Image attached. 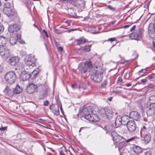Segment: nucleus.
Instances as JSON below:
<instances>
[{"label":"nucleus","mask_w":155,"mask_h":155,"mask_svg":"<svg viewBox=\"0 0 155 155\" xmlns=\"http://www.w3.org/2000/svg\"><path fill=\"white\" fill-rule=\"evenodd\" d=\"M88 71L91 75V79L97 83L100 82L102 79L103 71L100 67H98L91 61H88Z\"/></svg>","instance_id":"f257e3e1"},{"label":"nucleus","mask_w":155,"mask_h":155,"mask_svg":"<svg viewBox=\"0 0 155 155\" xmlns=\"http://www.w3.org/2000/svg\"><path fill=\"white\" fill-rule=\"evenodd\" d=\"M39 71L38 68L37 70H34L31 74L28 73L23 72L21 75V78L23 81L28 80L30 77H32V76L33 78H35L38 75Z\"/></svg>","instance_id":"f03ea898"},{"label":"nucleus","mask_w":155,"mask_h":155,"mask_svg":"<svg viewBox=\"0 0 155 155\" xmlns=\"http://www.w3.org/2000/svg\"><path fill=\"white\" fill-rule=\"evenodd\" d=\"M16 78V76L13 71H10L6 73L5 75L6 81L10 84H13Z\"/></svg>","instance_id":"7ed1b4c3"},{"label":"nucleus","mask_w":155,"mask_h":155,"mask_svg":"<svg viewBox=\"0 0 155 155\" xmlns=\"http://www.w3.org/2000/svg\"><path fill=\"white\" fill-rule=\"evenodd\" d=\"M143 31V29L139 28L136 29L135 32L131 33L129 35V38L132 39L138 40L141 38Z\"/></svg>","instance_id":"20e7f679"},{"label":"nucleus","mask_w":155,"mask_h":155,"mask_svg":"<svg viewBox=\"0 0 155 155\" xmlns=\"http://www.w3.org/2000/svg\"><path fill=\"white\" fill-rule=\"evenodd\" d=\"M25 62L27 65L33 67L36 65V61L34 56L28 55L25 58Z\"/></svg>","instance_id":"39448f33"},{"label":"nucleus","mask_w":155,"mask_h":155,"mask_svg":"<svg viewBox=\"0 0 155 155\" xmlns=\"http://www.w3.org/2000/svg\"><path fill=\"white\" fill-rule=\"evenodd\" d=\"M93 113L92 107H88V120L91 122L97 121L99 120L98 116L95 114H92Z\"/></svg>","instance_id":"423d86ee"},{"label":"nucleus","mask_w":155,"mask_h":155,"mask_svg":"<svg viewBox=\"0 0 155 155\" xmlns=\"http://www.w3.org/2000/svg\"><path fill=\"white\" fill-rule=\"evenodd\" d=\"M126 125L127 129L129 132L131 133H133L136 129L137 126L134 120L128 121L127 119Z\"/></svg>","instance_id":"0eeeda50"},{"label":"nucleus","mask_w":155,"mask_h":155,"mask_svg":"<svg viewBox=\"0 0 155 155\" xmlns=\"http://www.w3.org/2000/svg\"><path fill=\"white\" fill-rule=\"evenodd\" d=\"M49 89L48 88H44L39 92L38 97L39 100H43L48 96L49 92Z\"/></svg>","instance_id":"6e6552de"},{"label":"nucleus","mask_w":155,"mask_h":155,"mask_svg":"<svg viewBox=\"0 0 155 155\" xmlns=\"http://www.w3.org/2000/svg\"><path fill=\"white\" fill-rule=\"evenodd\" d=\"M150 36L153 40L155 39V22L154 24H150L148 28Z\"/></svg>","instance_id":"1a4fd4ad"},{"label":"nucleus","mask_w":155,"mask_h":155,"mask_svg":"<svg viewBox=\"0 0 155 155\" xmlns=\"http://www.w3.org/2000/svg\"><path fill=\"white\" fill-rule=\"evenodd\" d=\"M38 86L36 84L32 83H29L26 88V92L29 94L33 93L37 89Z\"/></svg>","instance_id":"9d476101"},{"label":"nucleus","mask_w":155,"mask_h":155,"mask_svg":"<svg viewBox=\"0 0 155 155\" xmlns=\"http://www.w3.org/2000/svg\"><path fill=\"white\" fill-rule=\"evenodd\" d=\"M127 116H124L122 117L120 116H117L114 122V123L112 124V125L114 128H117L122 123V120H123V119H125L127 118Z\"/></svg>","instance_id":"9b49d317"},{"label":"nucleus","mask_w":155,"mask_h":155,"mask_svg":"<svg viewBox=\"0 0 155 155\" xmlns=\"http://www.w3.org/2000/svg\"><path fill=\"white\" fill-rule=\"evenodd\" d=\"M0 55L7 57L10 55L9 49L6 47L2 46L0 48Z\"/></svg>","instance_id":"f8f14e48"},{"label":"nucleus","mask_w":155,"mask_h":155,"mask_svg":"<svg viewBox=\"0 0 155 155\" xmlns=\"http://www.w3.org/2000/svg\"><path fill=\"white\" fill-rule=\"evenodd\" d=\"M3 92L5 96L11 97L14 94V89L7 87Z\"/></svg>","instance_id":"ddd939ff"},{"label":"nucleus","mask_w":155,"mask_h":155,"mask_svg":"<svg viewBox=\"0 0 155 155\" xmlns=\"http://www.w3.org/2000/svg\"><path fill=\"white\" fill-rule=\"evenodd\" d=\"M87 61L85 63H82L80 64L78 68L79 71L82 74H84L86 72L87 70Z\"/></svg>","instance_id":"4468645a"},{"label":"nucleus","mask_w":155,"mask_h":155,"mask_svg":"<svg viewBox=\"0 0 155 155\" xmlns=\"http://www.w3.org/2000/svg\"><path fill=\"white\" fill-rule=\"evenodd\" d=\"M19 58L17 56L13 57L9 59L8 62L11 65L14 66L19 62Z\"/></svg>","instance_id":"2eb2a0df"},{"label":"nucleus","mask_w":155,"mask_h":155,"mask_svg":"<svg viewBox=\"0 0 155 155\" xmlns=\"http://www.w3.org/2000/svg\"><path fill=\"white\" fill-rule=\"evenodd\" d=\"M3 12L7 16L10 17H12L16 14V12L15 11L14 9L11 8L5 10V11H3Z\"/></svg>","instance_id":"dca6fc26"},{"label":"nucleus","mask_w":155,"mask_h":155,"mask_svg":"<svg viewBox=\"0 0 155 155\" xmlns=\"http://www.w3.org/2000/svg\"><path fill=\"white\" fill-rule=\"evenodd\" d=\"M20 27L16 24H11L9 26L8 31L11 33L15 31H17L19 30Z\"/></svg>","instance_id":"f3484780"},{"label":"nucleus","mask_w":155,"mask_h":155,"mask_svg":"<svg viewBox=\"0 0 155 155\" xmlns=\"http://www.w3.org/2000/svg\"><path fill=\"white\" fill-rule=\"evenodd\" d=\"M104 110L105 111V114L107 118L109 119H111L114 116V113L111 110L107 108L104 109Z\"/></svg>","instance_id":"a211bd4d"},{"label":"nucleus","mask_w":155,"mask_h":155,"mask_svg":"<svg viewBox=\"0 0 155 155\" xmlns=\"http://www.w3.org/2000/svg\"><path fill=\"white\" fill-rule=\"evenodd\" d=\"M130 117L132 118L134 120H137L140 117V116L139 114L136 111H132L130 114Z\"/></svg>","instance_id":"6ab92c4d"},{"label":"nucleus","mask_w":155,"mask_h":155,"mask_svg":"<svg viewBox=\"0 0 155 155\" xmlns=\"http://www.w3.org/2000/svg\"><path fill=\"white\" fill-rule=\"evenodd\" d=\"M58 106L57 108L54 104H51L50 106V109L51 110L54 114L56 116H58L59 114V111L58 110Z\"/></svg>","instance_id":"aec40b11"},{"label":"nucleus","mask_w":155,"mask_h":155,"mask_svg":"<svg viewBox=\"0 0 155 155\" xmlns=\"http://www.w3.org/2000/svg\"><path fill=\"white\" fill-rule=\"evenodd\" d=\"M75 7H77L79 9L82 10L85 7V4L84 2L80 0H78V2L75 4Z\"/></svg>","instance_id":"412c9836"},{"label":"nucleus","mask_w":155,"mask_h":155,"mask_svg":"<svg viewBox=\"0 0 155 155\" xmlns=\"http://www.w3.org/2000/svg\"><path fill=\"white\" fill-rule=\"evenodd\" d=\"M150 130V128L148 127H147L145 126H143L141 127L140 131V136H143L144 135L149 134L148 133Z\"/></svg>","instance_id":"4be33fe9"},{"label":"nucleus","mask_w":155,"mask_h":155,"mask_svg":"<svg viewBox=\"0 0 155 155\" xmlns=\"http://www.w3.org/2000/svg\"><path fill=\"white\" fill-rule=\"evenodd\" d=\"M114 127L113 126L110 124L104 126V127H103V129L106 131L107 133H108V132L111 133L114 130Z\"/></svg>","instance_id":"5701e85b"},{"label":"nucleus","mask_w":155,"mask_h":155,"mask_svg":"<svg viewBox=\"0 0 155 155\" xmlns=\"http://www.w3.org/2000/svg\"><path fill=\"white\" fill-rule=\"evenodd\" d=\"M110 133L111 136L113 140L116 142H118V137H120V135H118L114 131V130L112 131Z\"/></svg>","instance_id":"b1692460"},{"label":"nucleus","mask_w":155,"mask_h":155,"mask_svg":"<svg viewBox=\"0 0 155 155\" xmlns=\"http://www.w3.org/2000/svg\"><path fill=\"white\" fill-rule=\"evenodd\" d=\"M141 137L143 138V140L145 143H148L150 140L151 136L150 134L141 136Z\"/></svg>","instance_id":"393cba45"},{"label":"nucleus","mask_w":155,"mask_h":155,"mask_svg":"<svg viewBox=\"0 0 155 155\" xmlns=\"http://www.w3.org/2000/svg\"><path fill=\"white\" fill-rule=\"evenodd\" d=\"M68 13L69 15L72 17L75 16L76 14L75 13V11L74 9L70 8L68 10Z\"/></svg>","instance_id":"a878e982"},{"label":"nucleus","mask_w":155,"mask_h":155,"mask_svg":"<svg viewBox=\"0 0 155 155\" xmlns=\"http://www.w3.org/2000/svg\"><path fill=\"white\" fill-rule=\"evenodd\" d=\"M78 45H80L81 44H83L86 42V39L83 37H82L79 39L76 40Z\"/></svg>","instance_id":"bb28decb"},{"label":"nucleus","mask_w":155,"mask_h":155,"mask_svg":"<svg viewBox=\"0 0 155 155\" xmlns=\"http://www.w3.org/2000/svg\"><path fill=\"white\" fill-rule=\"evenodd\" d=\"M134 150L135 154H138L140 153L142 150V148L140 147L135 146L134 148Z\"/></svg>","instance_id":"cd10ccee"},{"label":"nucleus","mask_w":155,"mask_h":155,"mask_svg":"<svg viewBox=\"0 0 155 155\" xmlns=\"http://www.w3.org/2000/svg\"><path fill=\"white\" fill-rule=\"evenodd\" d=\"M7 41L6 38L0 36V46H3L6 44Z\"/></svg>","instance_id":"c85d7f7f"},{"label":"nucleus","mask_w":155,"mask_h":155,"mask_svg":"<svg viewBox=\"0 0 155 155\" xmlns=\"http://www.w3.org/2000/svg\"><path fill=\"white\" fill-rule=\"evenodd\" d=\"M22 91V88L18 85L16 87L15 89H14V94H18L21 92Z\"/></svg>","instance_id":"c756f323"},{"label":"nucleus","mask_w":155,"mask_h":155,"mask_svg":"<svg viewBox=\"0 0 155 155\" xmlns=\"http://www.w3.org/2000/svg\"><path fill=\"white\" fill-rule=\"evenodd\" d=\"M146 105H148L149 106V107H150V109H155V102H149L147 103V104H145V106Z\"/></svg>","instance_id":"7c9ffc66"},{"label":"nucleus","mask_w":155,"mask_h":155,"mask_svg":"<svg viewBox=\"0 0 155 155\" xmlns=\"http://www.w3.org/2000/svg\"><path fill=\"white\" fill-rule=\"evenodd\" d=\"M11 5L8 2H6L4 5V7L3 8V11L7 10L8 9L11 8Z\"/></svg>","instance_id":"2f4dec72"},{"label":"nucleus","mask_w":155,"mask_h":155,"mask_svg":"<svg viewBox=\"0 0 155 155\" xmlns=\"http://www.w3.org/2000/svg\"><path fill=\"white\" fill-rule=\"evenodd\" d=\"M17 40L16 38L13 37H11L10 38L9 41L11 44L12 45H14L16 44L17 42Z\"/></svg>","instance_id":"473e14b6"},{"label":"nucleus","mask_w":155,"mask_h":155,"mask_svg":"<svg viewBox=\"0 0 155 155\" xmlns=\"http://www.w3.org/2000/svg\"><path fill=\"white\" fill-rule=\"evenodd\" d=\"M87 46H85L84 47H82L78 50V53H80L81 52H87Z\"/></svg>","instance_id":"72a5a7b5"},{"label":"nucleus","mask_w":155,"mask_h":155,"mask_svg":"<svg viewBox=\"0 0 155 155\" xmlns=\"http://www.w3.org/2000/svg\"><path fill=\"white\" fill-rule=\"evenodd\" d=\"M154 113V109H150V107H149V109L147 110V114L149 116L152 115Z\"/></svg>","instance_id":"f704fd0d"},{"label":"nucleus","mask_w":155,"mask_h":155,"mask_svg":"<svg viewBox=\"0 0 155 155\" xmlns=\"http://www.w3.org/2000/svg\"><path fill=\"white\" fill-rule=\"evenodd\" d=\"M119 137L118 138V142H124L125 143L126 142L127 139H125L124 138L120 136V137Z\"/></svg>","instance_id":"c9c22d12"},{"label":"nucleus","mask_w":155,"mask_h":155,"mask_svg":"<svg viewBox=\"0 0 155 155\" xmlns=\"http://www.w3.org/2000/svg\"><path fill=\"white\" fill-rule=\"evenodd\" d=\"M149 100L150 102H155V95H151L150 97Z\"/></svg>","instance_id":"e433bc0d"},{"label":"nucleus","mask_w":155,"mask_h":155,"mask_svg":"<svg viewBox=\"0 0 155 155\" xmlns=\"http://www.w3.org/2000/svg\"><path fill=\"white\" fill-rule=\"evenodd\" d=\"M71 87L74 90H75L78 88H79V86L77 84H72L71 85Z\"/></svg>","instance_id":"4c0bfd02"},{"label":"nucleus","mask_w":155,"mask_h":155,"mask_svg":"<svg viewBox=\"0 0 155 155\" xmlns=\"http://www.w3.org/2000/svg\"><path fill=\"white\" fill-rule=\"evenodd\" d=\"M87 110V108H85L83 110V113L85 115H84V117H82V118L84 117V118L85 119H87V115L86 114V113L85 114V112H85L86 110Z\"/></svg>","instance_id":"58836bf2"},{"label":"nucleus","mask_w":155,"mask_h":155,"mask_svg":"<svg viewBox=\"0 0 155 155\" xmlns=\"http://www.w3.org/2000/svg\"><path fill=\"white\" fill-rule=\"evenodd\" d=\"M4 29V27L1 24H0V34L3 32Z\"/></svg>","instance_id":"ea45409f"},{"label":"nucleus","mask_w":155,"mask_h":155,"mask_svg":"<svg viewBox=\"0 0 155 155\" xmlns=\"http://www.w3.org/2000/svg\"><path fill=\"white\" fill-rule=\"evenodd\" d=\"M147 87L148 88H152V89H154L155 88V85L151 84H149Z\"/></svg>","instance_id":"a19ab883"},{"label":"nucleus","mask_w":155,"mask_h":155,"mask_svg":"<svg viewBox=\"0 0 155 155\" xmlns=\"http://www.w3.org/2000/svg\"><path fill=\"white\" fill-rule=\"evenodd\" d=\"M107 8L112 11H114L115 9V8L113 7L112 6H111L110 5H108V6H107Z\"/></svg>","instance_id":"79ce46f5"},{"label":"nucleus","mask_w":155,"mask_h":155,"mask_svg":"<svg viewBox=\"0 0 155 155\" xmlns=\"http://www.w3.org/2000/svg\"><path fill=\"white\" fill-rule=\"evenodd\" d=\"M49 104V102L48 101L46 100L43 103V105L44 106H48Z\"/></svg>","instance_id":"37998d69"},{"label":"nucleus","mask_w":155,"mask_h":155,"mask_svg":"<svg viewBox=\"0 0 155 155\" xmlns=\"http://www.w3.org/2000/svg\"><path fill=\"white\" fill-rule=\"evenodd\" d=\"M122 81L123 80L122 78L121 77H119L117 80V82L118 84H119L121 83Z\"/></svg>","instance_id":"c03bdc74"},{"label":"nucleus","mask_w":155,"mask_h":155,"mask_svg":"<svg viewBox=\"0 0 155 155\" xmlns=\"http://www.w3.org/2000/svg\"><path fill=\"white\" fill-rule=\"evenodd\" d=\"M155 75V74H152L151 75H150L148 76V77L150 79H151L152 78H153V76Z\"/></svg>","instance_id":"a18cd8bd"},{"label":"nucleus","mask_w":155,"mask_h":155,"mask_svg":"<svg viewBox=\"0 0 155 155\" xmlns=\"http://www.w3.org/2000/svg\"><path fill=\"white\" fill-rule=\"evenodd\" d=\"M115 40H116V38L114 37V38H108L107 41H110L112 42V41H115Z\"/></svg>","instance_id":"49530a36"},{"label":"nucleus","mask_w":155,"mask_h":155,"mask_svg":"<svg viewBox=\"0 0 155 155\" xmlns=\"http://www.w3.org/2000/svg\"><path fill=\"white\" fill-rule=\"evenodd\" d=\"M87 85L85 83H83L82 84V88L84 89H86L87 88Z\"/></svg>","instance_id":"de8ad7c7"},{"label":"nucleus","mask_w":155,"mask_h":155,"mask_svg":"<svg viewBox=\"0 0 155 155\" xmlns=\"http://www.w3.org/2000/svg\"><path fill=\"white\" fill-rule=\"evenodd\" d=\"M144 155H152L150 151H146L144 153Z\"/></svg>","instance_id":"09e8293b"},{"label":"nucleus","mask_w":155,"mask_h":155,"mask_svg":"<svg viewBox=\"0 0 155 155\" xmlns=\"http://www.w3.org/2000/svg\"><path fill=\"white\" fill-rule=\"evenodd\" d=\"M60 110H61V113H62V114H64V112H63V109L62 108V105L61 104L60 105Z\"/></svg>","instance_id":"8fccbe9b"},{"label":"nucleus","mask_w":155,"mask_h":155,"mask_svg":"<svg viewBox=\"0 0 155 155\" xmlns=\"http://www.w3.org/2000/svg\"><path fill=\"white\" fill-rule=\"evenodd\" d=\"M114 92L115 93L119 94V93H121V91L120 90H116L115 91H114Z\"/></svg>","instance_id":"3c124183"},{"label":"nucleus","mask_w":155,"mask_h":155,"mask_svg":"<svg viewBox=\"0 0 155 155\" xmlns=\"http://www.w3.org/2000/svg\"><path fill=\"white\" fill-rule=\"evenodd\" d=\"M135 28H136V25H134L130 29V31H133L135 29Z\"/></svg>","instance_id":"603ef678"},{"label":"nucleus","mask_w":155,"mask_h":155,"mask_svg":"<svg viewBox=\"0 0 155 155\" xmlns=\"http://www.w3.org/2000/svg\"><path fill=\"white\" fill-rule=\"evenodd\" d=\"M43 32L45 34V35L46 37L48 38L49 37L46 31L45 30H43Z\"/></svg>","instance_id":"864d4df0"},{"label":"nucleus","mask_w":155,"mask_h":155,"mask_svg":"<svg viewBox=\"0 0 155 155\" xmlns=\"http://www.w3.org/2000/svg\"><path fill=\"white\" fill-rule=\"evenodd\" d=\"M6 128V127H0V130L2 131H4L5 130Z\"/></svg>","instance_id":"5fc2aeb1"},{"label":"nucleus","mask_w":155,"mask_h":155,"mask_svg":"<svg viewBox=\"0 0 155 155\" xmlns=\"http://www.w3.org/2000/svg\"><path fill=\"white\" fill-rule=\"evenodd\" d=\"M16 36L17 38V40H19L20 39L21 35L20 34H18Z\"/></svg>","instance_id":"6e6d98bb"},{"label":"nucleus","mask_w":155,"mask_h":155,"mask_svg":"<svg viewBox=\"0 0 155 155\" xmlns=\"http://www.w3.org/2000/svg\"><path fill=\"white\" fill-rule=\"evenodd\" d=\"M58 49L59 51L61 52L63 50V48L62 47L60 46L58 47Z\"/></svg>","instance_id":"4d7b16f0"},{"label":"nucleus","mask_w":155,"mask_h":155,"mask_svg":"<svg viewBox=\"0 0 155 155\" xmlns=\"http://www.w3.org/2000/svg\"><path fill=\"white\" fill-rule=\"evenodd\" d=\"M126 118V119L127 118V117ZM123 119V120H122V123L121 124L123 125H125V124H126V123H127V120L125 121V122H124V119Z\"/></svg>","instance_id":"13d9d810"},{"label":"nucleus","mask_w":155,"mask_h":155,"mask_svg":"<svg viewBox=\"0 0 155 155\" xmlns=\"http://www.w3.org/2000/svg\"><path fill=\"white\" fill-rule=\"evenodd\" d=\"M3 71V67L1 65H0V73L2 72Z\"/></svg>","instance_id":"bf43d9fd"},{"label":"nucleus","mask_w":155,"mask_h":155,"mask_svg":"<svg viewBox=\"0 0 155 155\" xmlns=\"http://www.w3.org/2000/svg\"><path fill=\"white\" fill-rule=\"evenodd\" d=\"M134 139V138L132 137V138H130V139H127L126 142H128L130 141L131 140H132Z\"/></svg>","instance_id":"052dcab7"},{"label":"nucleus","mask_w":155,"mask_h":155,"mask_svg":"<svg viewBox=\"0 0 155 155\" xmlns=\"http://www.w3.org/2000/svg\"><path fill=\"white\" fill-rule=\"evenodd\" d=\"M147 80L146 79H143L141 80V81L143 83H145L147 82Z\"/></svg>","instance_id":"680f3d73"},{"label":"nucleus","mask_w":155,"mask_h":155,"mask_svg":"<svg viewBox=\"0 0 155 155\" xmlns=\"http://www.w3.org/2000/svg\"><path fill=\"white\" fill-rule=\"evenodd\" d=\"M130 25H124L123 27L124 28H127L129 27Z\"/></svg>","instance_id":"e2e57ef3"},{"label":"nucleus","mask_w":155,"mask_h":155,"mask_svg":"<svg viewBox=\"0 0 155 155\" xmlns=\"http://www.w3.org/2000/svg\"><path fill=\"white\" fill-rule=\"evenodd\" d=\"M91 45H88V50H87L88 51H90L91 49H90V48L91 47Z\"/></svg>","instance_id":"0e129e2a"},{"label":"nucleus","mask_w":155,"mask_h":155,"mask_svg":"<svg viewBox=\"0 0 155 155\" xmlns=\"http://www.w3.org/2000/svg\"><path fill=\"white\" fill-rule=\"evenodd\" d=\"M125 85L127 87H129L131 86V84L130 83H128L125 84Z\"/></svg>","instance_id":"69168bd1"},{"label":"nucleus","mask_w":155,"mask_h":155,"mask_svg":"<svg viewBox=\"0 0 155 155\" xmlns=\"http://www.w3.org/2000/svg\"><path fill=\"white\" fill-rule=\"evenodd\" d=\"M120 155H127V154L125 152H121L120 153Z\"/></svg>","instance_id":"338daca9"},{"label":"nucleus","mask_w":155,"mask_h":155,"mask_svg":"<svg viewBox=\"0 0 155 155\" xmlns=\"http://www.w3.org/2000/svg\"><path fill=\"white\" fill-rule=\"evenodd\" d=\"M60 155H65L63 151H61L60 152Z\"/></svg>","instance_id":"774afa93"}]
</instances>
